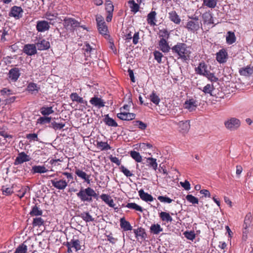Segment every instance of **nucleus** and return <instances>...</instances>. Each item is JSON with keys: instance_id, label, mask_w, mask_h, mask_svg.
I'll return each instance as SVG.
<instances>
[{"instance_id": "1", "label": "nucleus", "mask_w": 253, "mask_h": 253, "mask_svg": "<svg viewBox=\"0 0 253 253\" xmlns=\"http://www.w3.org/2000/svg\"><path fill=\"white\" fill-rule=\"evenodd\" d=\"M50 182L55 188L59 190H64L69 184L74 183L73 175L72 173L62 172L61 175L50 180Z\"/></svg>"}, {"instance_id": "2", "label": "nucleus", "mask_w": 253, "mask_h": 253, "mask_svg": "<svg viewBox=\"0 0 253 253\" xmlns=\"http://www.w3.org/2000/svg\"><path fill=\"white\" fill-rule=\"evenodd\" d=\"M171 50L173 54L178 56V58H180L183 61H186L190 59L191 52L189 46L186 43L177 42L171 48Z\"/></svg>"}, {"instance_id": "3", "label": "nucleus", "mask_w": 253, "mask_h": 253, "mask_svg": "<svg viewBox=\"0 0 253 253\" xmlns=\"http://www.w3.org/2000/svg\"><path fill=\"white\" fill-rule=\"evenodd\" d=\"M77 196L82 202H92V198L98 199V194L90 187L84 189L82 188L77 193Z\"/></svg>"}, {"instance_id": "4", "label": "nucleus", "mask_w": 253, "mask_h": 253, "mask_svg": "<svg viewBox=\"0 0 253 253\" xmlns=\"http://www.w3.org/2000/svg\"><path fill=\"white\" fill-rule=\"evenodd\" d=\"M63 26L67 30L73 31L80 26V22L73 18L65 17L63 20Z\"/></svg>"}, {"instance_id": "5", "label": "nucleus", "mask_w": 253, "mask_h": 253, "mask_svg": "<svg viewBox=\"0 0 253 253\" xmlns=\"http://www.w3.org/2000/svg\"><path fill=\"white\" fill-rule=\"evenodd\" d=\"M225 127L231 131L237 130L241 126L240 121L236 118H231L224 122Z\"/></svg>"}, {"instance_id": "6", "label": "nucleus", "mask_w": 253, "mask_h": 253, "mask_svg": "<svg viewBox=\"0 0 253 253\" xmlns=\"http://www.w3.org/2000/svg\"><path fill=\"white\" fill-rule=\"evenodd\" d=\"M23 10L20 6H13L11 8L9 12V16L15 18L16 19H19L22 17Z\"/></svg>"}, {"instance_id": "7", "label": "nucleus", "mask_w": 253, "mask_h": 253, "mask_svg": "<svg viewBox=\"0 0 253 253\" xmlns=\"http://www.w3.org/2000/svg\"><path fill=\"white\" fill-rule=\"evenodd\" d=\"M31 157L27 155L24 152L19 153L17 157L16 158L14 165L15 166L21 165L24 162L30 161Z\"/></svg>"}, {"instance_id": "8", "label": "nucleus", "mask_w": 253, "mask_h": 253, "mask_svg": "<svg viewBox=\"0 0 253 253\" xmlns=\"http://www.w3.org/2000/svg\"><path fill=\"white\" fill-rule=\"evenodd\" d=\"M23 52L26 54L32 56L37 53V46L36 44H26L24 45L23 49Z\"/></svg>"}, {"instance_id": "9", "label": "nucleus", "mask_w": 253, "mask_h": 253, "mask_svg": "<svg viewBox=\"0 0 253 253\" xmlns=\"http://www.w3.org/2000/svg\"><path fill=\"white\" fill-rule=\"evenodd\" d=\"M36 46L39 50H47L50 48V43L45 39H40L36 43Z\"/></svg>"}, {"instance_id": "10", "label": "nucleus", "mask_w": 253, "mask_h": 253, "mask_svg": "<svg viewBox=\"0 0 253 253\" xmlns=\"http://www.w3.org/2000/svg\"><path fill=\"white\" fill-rule=\"evenodd\" d=\"M50 28L49 23L45 20L38 21L36 25V29L38 32H43L48 30Z\"/></svg>"}, {"instance_id": "11", "label": "nucleus", "mask_w": 253, "mask_h": 253, "mask_svg": "<svg viewBox=\"0 0 253 253\" xmlns=\"http://www.w3.org/2000/svg\"><path fill=\"white\" fill-rule=\"evenodd\" d=\"M40 86L37 84L30 82L28 84L26 90L32 94L36 95L40 90Z\"/></svg>"}, {"instance_id": "12", "label": "nucleus", "mask_w": 253, "mask_h": 253, "mask_svg": "<svg viewBox=\"0 0 253 253\" xmlns=\"http://www.w3.org/2000/svg\"><path fill=\"white\" fill-rule=\"evenodd\" d=\"M200 25H202L200 22L190 20L187 22L186 28L189 31L194 32L198 31L199 29Z\"/></svg>"}, {"instance_id": "13", "label": "nucleus", "mask_w": 253, "mask_h": 253, "mask_svg": "<svg viewBox=\"0 0 253 253\" xmlns=\"http://www.w3.org/2000/svg\"><path fill=\"white\" fill-rule=\"evenodd\" d=\"M89 102L91 105L98 108H101L105 106V102L103 100L97 96H95L92 97L90 99Z\"/></svg>"}, {"instance_id": "14", "label": "nucleus", "mask_w": 253, "mask_h": 253, "mask_svg": "<svg viewBox=\"0 0 253 253\" xmlns=\"http://www.w3.org/2000/svg\"><path fill=\"white\" fill-rule=\"evenodd\" d=\"M100 198L110 207L113 208L115 209H117V208H115L116 204L114 203L113 199H112L110 195L106 194H102L100 196Z\"/></svg>"}, {"instance_id": "15", "label": "nucleus", "mask_w": 253, "mask_h": 253, "mask_svg": "<svg viewBox=\"0 0 253 253\" xmlns=\"http://www.w3.org/2000/svg\"><path fill=\"white\" fill-rule=\"evenodd\" d=\"M227 52L224 49H221L216 53V59L220 63H223L226 61Z\"/></svg>"}, {"instance_id": "16", "label": "nucleus", "mask_w": 253, "mask_h": 253, "mask_svg": "<svg viewBox=\"0 0 253 253\" xmlns=\"http://www.w3.org/2000/svg\"><path fill=\"white\" fill-rule=\"evenodd\" d=\"M197 107V104L196 100L194 99H190L185 101L184 104V107L192 112L196 109Z\"/></svg>"}, {"instance_id": "17", "label": "nucleus", "mask_w": 253, "mask_h": 253, "mask_svg": "<svg viewBox=\"0 0 253 253\" xmlns=\"http://www.w3.org/2000/svg\"><path fill=\"white\" fill-rule=\"evenodd\" d=\"M75 174L80 178L87 182V183H90V180L89 178L90 177V175L87 174L84 171L80 169H76Z\"/></svg>"}, {"instance_id": "18", "label": "nucleus", "mask_w": 253, "mask_h": 253, "mask_svg": "<svg viewBox=\"0 0 253 253\" xmlns=\"http://www.w3.org/2000/svg\"><path fill=\"white\" fill-rule=\"evenodd\" d=\"M48 169L44 166H34L31 170V172L33 174L35 173H43L48 171Z\"/></svg>"}, {"instance_id": "19", "label": "nucleus", "mask_w": 253, "mask_h": 253, "mask_svg": "<svg viewBox=\"0 0 253 253\" xmlns=\"http://www.w3.org/2000/svg\"><path fill=\"white\" fill-rule=\"evenodd\" d=\"M202 18L204 24H214L213 19L212 15L210 12H206L202 14Z\"/></svg>"}, {"instance_id": "20", "label": "nucleus", "mask_w": 253, "mask_h": 253, "mask_svg": "<svg viewBox=\"0 0 253 253\" xmlns=\"http://www.w3.org/2000/svg\"><path fill=\"white\" fill-rule=\"evenodd\" d=\"M20 75L19 70L17 68H12L9 72V78L14 82L18 80Z\"/></svg>"}, {"instance_id": "21", "label": "nucleus", "mask_w": 253, "mask_h": 253, "mask_svg": "<svg viewBox=\"0 0 253 253\" xmlns=\"http://www.w3.org/2000/svg\"><path fill=\"white\" fill-rule=\"evenodd\" d=\"M239 72L242 76H250L253 74V67L247 66L245 68H241L239 69Z\"/></svg>"}, {"instance_id": "22", "label": "nucleus", "mask_w": 253, "mask_h": 253, "mask_svg": "<svg viewBox=\"0 0 253 253\" xmlns=\"http://www.w3.org/2000/svg\"><path fill=\"white\" fill-rule=\"evenodd\" d=\"M138 193L140 198L143 201L148 202H152L154 200L153 197L151 195L145 192L143 190L141 189L139 190Z\"/></svg>"}, {"instance_id": "23", "label": "nucleus", "mask_w": 253, "mask_h": 253, "mask_svg": "<svg viewBox=\"0 0 253 253\" xmlns=\"http://www.w3.org/2000/svg\"><path fill=\"white\" fill-rule=\"evenodd\" d=\"M159 44L161 50L163 52H168L171 49L165 39H161Z\"/></svg>"}, {"instance_id": "24", "label": "nucleus", "mask_w": 253, "mask_h": 253, "mask_svg": "<svg viewBox=\"0 0 253 253\" xmlns=\"http://www.w3.org/2000/svg\"><path fill=\"white\" fill-rule=\"evenodd\" d=\"M207 65L205 62H201L199 63L198 66L195 68V71L197 74L204 76L206 72H207Z\"/></svg>"}, {"instance_id": "25", "label": "nucleus", "mask_w": 253, "mask_h": 253, "mask_svg": "<svg viewBox=\"0 0 253 253\" xmlns=\"http://www.w3.org/2000/svg\"><path fill=\"white\" fill-rule=\"evenodd\" d=\"M83 50L84 51V56L86 57L87 60L88 57H91V53L92 52L95 50V49L92 48L88 43H85Z\"/></svg>"}, {"instance_id": "26", "label": "nucleus", "mask_w": 253, "mask_h": 253, "mask_svg": "<svg viewBox=\"0 0 253 253\" xmlns=\"http://www.w3.org/2000/svg\"><path fill=\"white\" fill-rule=\"evenodd\" d=\"M40 111L42 115L44 116H48L53 113L54 112L53 110L52 106L48 107L46 106H43L41 107Z\"/></svg>"}, {"instance_id": "27", "label": "nucleus", "mask_w": 253, "mask_h": 253, "mask_svg": "<svg viewBox=\"0 0 253 253\" xmlns=\"http://www.w3.org/2000/svg\"><path fill=\"white\" fill-rule=\"evenodd\" d=\"M179 126L180 128V131L182 133L187 132L190 127L189 122L186 121L185 122L180 121L179 123Z\"/></svg>"}, {"instance_id": "28", "label": "nucleus", "mask_w": 253, "mask_h": 253, "mask_svg": "<svg viewBox=\"0 0 253 253\" xmlns=\"http://www.w3.org/2000/svg\"><path fill=\"white\" fill-rule=\"evenodd\" d=\"M71 99L73 101H76L81 104H86L87 102L84 100L83 98L80 97L76 92L72 93L70 95Z\"/></svg>"}, {"instance_id": "29", "label": "nucleus", "mask_w": 253, "mask_h": 253, "mask_svg": "<svg viewBox=\"0 0 253 253\" xmlns=\"http://www.w3.org/2000/svg\"><path fill=\"white\" fill-rule=\"evenodd\" d=\"M67 242L70 244L72 248H74L75 252H78L81 249V242L79 240L73 238L70 242Z\"/></svg>"}, {"instance_id": "30", "label": "nucleus", "mask_w": 253, "mask_h": 253, "mask_svg": "<svg viewBox=\"0 0 253 253\" xmlns=\"http://www.w3.org/2000/svg\"><path fill=\"white\" fill-rule=\"evenodd\" d=\"M157 13L155 11H152L150 13H149L147 16V22L151 26H155L156 25L155 21L156 20V16Z\"/></svg>"}, {"instance_id": "31", "label": "nucleus", "mask_w": 253, "mask_h": 253, "mask_svg": "<svg viewBox=\"0 0 253 253\" xmlns=\"http://www.w3.org/2000/svg\"><path fill=\"white\" fill-rule=\"evenodd\" d=\"M97 28L99 33L103 35H104L105 38L109 37V35L107 34V33L108 32V27L106 26L105 23L98 25Z\"/></svg>"}, {"instance_id": "32", "label": "nucleus", "mask_w": 253, "mask_h": 253, "mask_svg": "<svg viewBox=\"0 0 253 253\" xmlns=\"http://www.w3.org/2000/svg\"><path fill=\"white\" fill-rule=\"evenodd\" d=\"M42 214V211L37 205L33 206L30 212L31 216H40Z\"/></svg>"}, {"instance_id": "33", "label": "nucleus", "mask_w": 253, "mask_h": 253, "mask_svg": "<svg viewBox=\"0 0 253 253\" xmlns=\"http://www.w3.org/2000/svg\"><path fill=\"white\" fill-rule=\"evenodd\" d=\"M169 18L174 23L178 24L180 23L181 20L175 11H172L169 13Z\"/></svg>"}, {"instance_id": "34", "label": "nucleus", "mask_w": 253, "mask_h": 253, "mask_svg": "<svg viewBox=\"0 0 253 253\" xmlns=\"http://www.w3.org/2000/svg\"><path fill=\"white\" fill-rule=\"evenodd\" d=\"M104 122L108 126L116 127L118 126L117 123L112 118H110L109 115H106L103 119Z\"/></svg>"}, {"instance_id": "35", "label": "nucleus", "mask_w": 253, "mask_h": 253, "mask_svg": "<svg viewBox=\"0 0 253 253\" xmlns=\"http://www.w3.org/2000/svg\"><path fill=\"white\" fill-rule=\"evenodd\" d=\"M159 216L161 220L163 221L171 222L172 220V217L170 216V215L168 212L162 211L160 213Z\"/></svg>"}, {"instance_id": "36", "label": "nucleus", "mask_w": 253, "mask_h": 253, "mask_svg": "<svg viewBox=\"0 0 253 253\" xmlns=\"http://www.w3.org/2000/svg\"><path fill=\"white\" fill-rule=\"evenodd\" d=\"M96 147L101 151L111 149V147L107 142L97 141Z\"/></svg>"}, {"instance_id": "37", "label": "nucleus", "mask_w": 253, "mask_h": 253, "mask_svg": "<svg viewBox=\"0 0 253 253\" xmlns=\"http://www.w3.org/2000/svg\"><path fill=\"white\" fill-rule=\"evenodd\" d=\"M57 14H52L50 12H46L45 14L46 19L49 21V24L54 25L57 18Z\"/></svg>"}, {"instance_id": "38", "label": "nucleus", "mask_w": 253, "mask_h": 253, "mask_svg": "<svg viewBox=\"0 0 253 253\" xmlns=\"http://www.w3.org/2000/svg\"><path fill=\"white\" fill-rule=\"evenodd\" d=\"M134 233L135 238L140 237L142 239H144L146 236L144 229L142 228H139L136 230L134 229Z\"/></svg>"}, {"instance_id": "39", "label": "nucleus", "mask_w": 253, "mask_h": 253, "mask_svg": "<svg viewBox=\"0 0 253 253\" xmlns=\"http://www.w3.org/2000/svg\"><path fill=\"white\" fill-rule=\"evenodd\" d=\"M226 40L227 43L229 44H231L235 42L236 41V37L234 33L232 32L229 31L227 33Z\"/></svg>"}, {"instance_id": "40", "label": "nucleus", "mask_w": 253, "mask_h": 253, "mask_svg": "<svg viewBox=\"0 0 253 253\" xmlns=\"http://www.w3.org/2000/svg\"><path fill=\"white\" fill-rule=\"evenodd\" d=\"M80 217L86 222L93 221L94 219L88 212H84L80 214Z\"/></svg>"}, {"instance_id": "41", "label": "nucleus", "mask_w": 253, "mask_h": 253, "mask_svg": "<svg viewBox=\"0 0 253 253\" xmlns=\"http://www.w3.org/2000/svg\"><path fill=\"white\" fill-rule=\"evenodd\" d=\"M150 230L154 234H158L163 231V228L159 224H152L150 227Z\"/></svg>"}, {"instance_id": "42", "label": "nucleus", "mask_w": 253, "mask_h": 253, "mask_svg": "<svg viewBox=\"0 0 253 253\" xmlns=\"http://www.w3.org/2000/svg\"><path fill=\"white\" fill-rule=\"evenodd\" d=\"M27 246L24 243H22L18 246L14 253H27Z\"/></svg>"}, {"instance_id": "43", "label": "nucleus", "mask_w": 253, "mask_h": 253, "mask_svg": "<svg viewBox=\"0 0 253 253\" xmlns=\"http://www.w3.org/2000/svg\"><path fill=\"white\" fill-rule=\"evenodd\" d=\"M30 188L28 186L22 187L21 189L18 191L19 194L17 195V196L19 197L20 199H22L26 195L27 192H28L30 193Z\"/></svg>"}, {"instance_id": "44", "label": "nucleus", "mask_w": 253, "mask_h": 253, "mask_svg": "<svg viewBox=\"0 0 253 253\" xmlns=\"http://www.w3.org/2000/svg\"><path fill=\"white\" fill-rule=\"evenodd\" d=\"M130 155L132 158H133L137 162H141L142 161V157L140 155L139 153L135 151H131L130 152Z\"/></svg>"}, {"instance_id": "45", "label": "nucleus", "mask_w": 253, "mask_h": 253, "mask_svg": "<svg viewBox=\"0 0 253 253\" xmlns=\"http://www.w3.org/2000/svg\"><path fill=\"white\" fill-rule=\"evenodd\" d=\"M128 3H129V7L131 11L133 12L134 13H136L139 10V4L134 2L133 0H129Z\"/></svg>"}, {"instance_id": "46", "label": "nucleus", "mask_w": 253, "mask_h": 253, "mask_svg": "<svg viewBox=\"0 0 253 253\" xmlns=\"http://www.w3.org/2000/svg\"><path fill=\"white\" fill-rule=\"evenodd\" d=\"M203 3L207 7L213 8L216 6L217 1L216 0H203Z\"/></svg>"}, {"instance_id": "47", "label": "nucleus", "mask_w": 253, "mask_h": 253, "mask_svg": "<svg viewBox=\"0 0 253 253\" xmlns=\"http://www.w3.org/2000/svg\"><path fill=\"white\" fill-rule=\"evenodd\" d=\"M150 99L153 103L156 105H158L160 101L159 97L156 94L154 91H153L152 93L150 95Z\"/></svg>"}, {"instance_id": "48", "label": "nucleus", "mask_w": 253, "mask_h": 253, "mask_svg": "<svg viewBox=\"0 0 253 253\" xmlns=\"http://www.w3.org/2000/svg\"><path fill=\"white\" fill-rule=\"evenodd\" d=\"M127 208L134 210L136 211L142 212L143 209L141 207L134 203H127Z\"/></svg>"}, {"instance_id": "49", "label": "nucleus", "mask_w": 253, "mask_h": 253, "mask_svg": "<svg viewBox=\"0 0 253 253\" xmlns=\"http://www.w3.org/2000/svg\"><path fill=\"white\" fill-rule=\"evenodd\" d=\"M51 118L46 116L41 117L37 120V123L43 125L46 123H49L51 122Z\"/></svg>"}, {"instance_id": "50", "label": "nucleus", "mask_w": 253, "mask_h": 253, "mask_svg": "<svg viewBox=\"0 0 253 253\" xmlns=\"http://www.w3.org/2000/svg\"><path fill=\"white\" fill-rule=\"evenodd\" d=\"M147 162L149 163L150 167H152L154 170L157 169L158 164L156 162V159L153 158H148L146 160Z\"/></svg>"}, {"instance_id": "51", "label": "nucleus", "mask_w": 253, "mask_h": 253, "mask_svg": "<svg viewBox=\"0 0 253 253\" xmlns=\"http://www.w3.org/2000/svg\"><path fill=\"white\" fill-rule=\"evenodd\" d=\"M105 9L107 13L113 12L114 5L110 0H106L105 2Z\"/></svg>"}, {"instance_id": "52", "label": "nucleus", "mask_w": 253, "mask_h": 253, "mask_svg": "<svg viewBox=\"0 0 253 253\" xmlns=\"http://www.w3.org/2000/svg\"><path fill=\"white\" fill-rule=\"evenodd\" d=\"M44 220L41 217H36L33 219L32 225L34 227H40L43 224Z\"/></svg>"}, {"instance_id": "53", "label": "nucleus", "mask_w": 253, "mask_h": 253, "mask_svg": "<svg viewBox=\"0 0 253 253\" xmlns=\"http://www.w3.org/2000/svg\"><path fill=\"white\" fill-rule=\"evenodd\" d=\"M204 76L206 77L211 82H216L218 80V79L214 76L213 73H211L208 71L206 72Z\"/></svg>"}, {"instance_id": "54", "label": "nucleus", "mask_w": 253, "mask_h": 253, "mask_svg": "<svg viewBox=\"0 0 253 253\" xmlns=\"http://www.w3.org/2000/svg\"><path fill=\"white\" fill-rule=\"evenodd\" d=\"M186 199L192 204H198L199 203L198 199L192 195H187Z\"/></svg>"}, {"instance_id": "55", "label": "nucleus", "mask_w": 253, "mask_h": 253, "mask_svg": "<svg viewBox=\"0 0 253 253\" xmlns=\"http://www.w3.org/2000/svg\"><path fill=\"white\" fill-rule=\"evenodd\" d=\"M252 218L251 213L247 214L245 217L243 226L246 227H250L251 223Z\"/></svg>"}, {"instance_id": "56", "label": "nucleus", "mask_w": 253, "mask_h": 253, "mask_svg": "<svg viewBox=\"0 0 253 253\" xmlns=\"http://www.w3.org/2000/svg\"><path fill=\"white\" fill-rule=\"evenodd\" d=\"M52 127L56 130L57 129H61L65 126V124L63 123H57L55 122H52L51 123Z\"/></svg>"}, {"instance_id": "57", "label": "nucleus", "mask_w": 253, "mask_h": 253, "mask_svg": "<svg viewBox=\"0 0 253 253\" xmlns=\"http://www.w3.org/2000/svg\"><path fill=\"white\" fill-rule=\"evenodd\" d=\"M134 126H138V127L141 129H145L147 127V125L140 121H134L132 122Z\"/></svg>"}, {"instance_id": "58", "label": "nucleus", "mask_w": 253, "mask_h": 253, "mask_svg": "<svg viewBox=\"0 0 253 253\" xmlns=\"http://www.w3.org/2000/svg\"><path fill=\"white\" fill-rule=\"evenodd\" d=\"M185 237L189 240L193 241L195 238V234L194 231H185L184 233Z\"/></svg>"}, {"instance_id": "59", "label": "nucleus", "mask_w": 253, "mask_h": 253, "mask_svg": "<svg viewBox=\"0 0 253 253\" xmlns=\"http://www.w3.org/2000/svg\"><path fill=\"white\" fill-rule=\"evenodd\" d=\"M154 56L155 59L159 63L162 62V58L163 55L161 52L158 51H155L154 52Z\"/></svg>"}, {"instance_id": "60", "label": "nucleus", "mask_w": 253, "mask_h": 253, "mask_svg": "<svg viewBox=\"0 0 253 253\" xmlns=\"http://www.w3.org/2000/svg\"><path fill=\"white\" fill-rule=\"evenodd\" d=\"M213 88V87L212 85L208 84L204 87L203 91L205 93H209L212 95V91Z\"/></svg>"}, {"instance_id": "61", "label": "nucleus", "mask_w": 253, "mask_h": 253, "mask_svg": "<svg viewBox=\"0 0 253 253\" xmlns=\"http://www.w3.org/2000/svg\"><path fill=\"white\" fill-rule=\"evenodd\" d=\"M169 33L166 29H163L160 31V37L162 39H168L169 38Z\"/></svg>"}, {"instance_id": "62", "label": "nucleus", "mask_w": 253, "mask_h": 253, "mask_svg": "<svg viewBox=\"0 0 253 253\" xmlns=\"http://www.w3.org/2000/svg\"><path fill=\"white\" fill-rule=\"evenodd\" d=\"M1 190L2 191L3 194L6 195V196L10 195L13 192L12 187L6 188V187H2Z\"/></svg>"}, {"instance_id": "63", "label": "nucleus", "mask_w": 253, "mask_h": 253, "mask_svg": "<svg viewBox=\"0 0 253 253\" xmlns=\"http://www.w3.org/2000/svg\"><path fill=\"white\" fill-rule=\"evenodd\" d=\"M158 199L161 202L171 203L172 200L168 197H165L162 196H159L158 197Z\"/></svg>"}, {"instance_id": "64", "label": "nucleus", "mask_w": 253, "mask_h": 253, "mask_svg": "<svg viewBox=\"0 0 253 253\" xmlns=\"http://www.w3.org/2000/svg\"><path fill=\"white\" fill-rule=\"evenodd\" d=\"M26 138L30 141H38V135L36 133H29L27 134Z\"/></svg>"}]
</instances>
